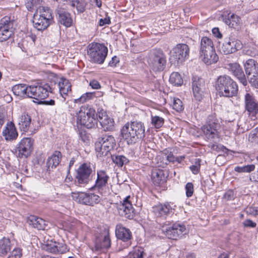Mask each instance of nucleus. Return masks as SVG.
<instances>
[{"label":"nucleus","instance_id":"nucleus-19","mask_svg":"<svg viewBox=\"0 0 258 258\" xmlns=\"http://www.w3.org/2000/svg\"><path fill=\"white\" fill-rule=\"evenodd\" d=\"M192 89L194 97L200 101L202 99L205 90V83L203 79L197 76L193 77Z\"/></svg>","mask_w":258,"mask_h":258},{"label":"nucleus","instance_id":"nucleus-18","mask_svg":"<svg viewBox=\"0 0 258 258\" xmlns=\"http://www.w3.org/2000/svg\"><path fill=\"white\" fill-rule=\"evenodd\" d=\"M130 196H127L122 203L117 206L119 214L128 219H132L134 216V209L130 200Z\"/></svg>","mask_w":258,"mask_h":258},{"label":"nucleus","instance_id":"nucleus-28","mask_svg":"<svg viewBox=\"0 0 258 258\" xmlns=\"http://www.w3.org/2000/svg\"><path fill=\"white\" fill-rule=\"evenodd\" d=\"M130 130H131V128L130 126L129 122L125 123L121 130V137L126 141L128 145L135 144L137 142L133 132Z\"/></svg>","mask_w":258,"mask_h":258},{"label":"nucleus","instance_id":"nucleus-9","mask_svg":"<svg viewBox=\"0 0 258 258\" xmlns=\"http://www.w3.org/2000/svg\"><path fill=\"white\" fill-rule=\"evenodd\" d=\"M162 231L168 238L174 240L182 237L187 233L185 226L179 223H175L171 226H163Z\"/></svg>","mask_w":258,"mask_h":258},{"label":"nucleus","instance_id":"nucleus-20","mask_svg":"<svg viewBox=\"0 0 258 258\" xmlns=\"http://www.w3.org/2000/svg\"><path fill=\"white\" fill-rule=\"evenodd\" d=\"M98 121L102 128L105 132L112 131L114 128V119L106 114L103 110L98 112Z\"/></svg>","mask_w":258,"mask_h":258},{"label":"nucleus","instance_id":"nucleus-30","mask_svg":"<svg viewBox=\"0 0 258 258\" xmlns=\"http://www.w3.org/2000/svg\"><path fill=\"white\" fill-rule=\"evenodd\" d=\"M31 117L26 113H22L18 118V125L21 131L27 132L31 125Z\"/></svg>","mask_w":258,"mask_h":258},{"label":"nucleus","instance_id":"nucleus-36","mask_svg":"<svg viewBox=\"0 0 258 258\" xmlns=\"http://www.w3.org/2000/svg\"><path fill=\"white\" fill-rule=\"evenodd\" d=\"M29 86L26 84H19L14 86L12 91L14 94L21 97H28L29 95Z\"/></svg>","mask_w":258,"mask_h":258},{"label":"nucleus","instance_id":"nucleus-15","mask_svg":"<svg viewBox=\"0 0 258 258\" xmlns=\"http://www.w3.org/2000/svg\"><path fill=\"white\" fill-rule=\"evenodd\" d=\"M241 48V42L234 38H225L220 47V51L224 54L233 53Z\"/></svg>","mask_w":258,"mask_h":258},{"label":"nucleus","instance_id":"nucleus-46","mask_svg":"<svg viewBox=\"0 0 258 258\" xmlns=\"http://www.w3.org/2000/svg\"><path fill=\"white\" fill-rule=\"evenodd\" d=\"M255 169V166L253 164L247 165L243 166H236L234 168V171L237 172H250Z\"/></svg>","mask_w":258,"mask_h":258},{"label":"nucleus","instance_id":"nucleus-41","mask_svg":"<svg viewBox=\"0 0 258 258\" xmlns=\"http://www.w3.org/2000/svg\"><path fill=\"white\" fill-rule=\"evenodd\" d=\"M169 81L171 84L175 86H180L183 84L182 78L177 72L172 73L170 76Z\"/></svg>","mask_w":258,"mask_h":258},{"label":"nucleus","instance_id":"nucleus-24","mask_svg":"<svg viewBox=\"0 0 258 258\" xmlns=\"http://www.w3.org/2000/svg\"><path fill=\"white\" fill-rule=\"evenodd\" d=\"M58 22L66 27H70L73 24V19L70 14L64 8L58 7L56 10Z\"/></svg>","mask_w":258,"mask_h":258},{"label":"nucleus","instance_id":"nucleus-39","mask_svg":"<svg viewBox=\"0 0 258 258\" xmlns=\"http://www.w3.org/2000/svg\"><path fill=\"white\" fill-rule=\"evenodd\" d=\"M11 248V241L9 238L4 237L0 240V256L6 255Z\"/></svg>","mask_w":258,"mask_h":258},{"label":"nucleus","instance_id":"nucleus-42","mask_svg":"<svg viewBox=\"0 0 258 258\" xmlns=\"http://www.w3.org/2000/svg\"><path fill=\"white\" fill-rule=\"evenodd\" d=\"M72 6L76 7L79 13H83L85 10L86 3L82 0H71Z\"/></svg>","mask_w":258,"mask_h":258},{"label":"nucleus","instance_id":"nucleus-35","mask_svg":"<svg viewBox=\"0 0 258 258\" xmlns=\"http://www.w3.org/2000/svg\"><path fill=\"white\" fill-rule=\"evenodd\" d=\"M241 18L234 14L229 13L227 18L224 19L225 23L229 27L238 29L240 24Z\"/></svg>","mask_w":258,"mask_h":258},{"label":"nucleus","instance_id":"nucleus-34","mask_svg":"<svg viewBox=\"0 0 258 258\" xmlns=\"http://www.w3.org/2000/svg\"><path fill=\"white\" fill-rule=\"evenodd\" d=\"M95 109L90 105H85L80 107L77 116L86 117L87 116H97Z\"/></svg>","mask_w":258,"mask_h":258},{"label":"nucleus","instance_id":"nucleus-8","mask_svg":"<svg viewBox=\"0 0 258 258\" xmlns=\"http://www.w3.org/2000/svg\"><path fill=\"white\" fill-rule=\"evenodd\" d=\"M189 47L185 44H178L170 52L169 60L173 63H181L188 58Z\"/></svg>","mask_w":258,"mask_h":258},{"label":"nucleus","instance_id":"nucleus-57","mask_svg":"<svg viewBox=\"0 0 258 258\" xmlns=\"http://www.w3.org/2000/svg\"><path fill=\"white\" fill-rule=\"evenodd\" d=\"M213 34L218 38H221L222 37V34L220 33L218 28L215 27L212 29Z\"/></svg>","mask_w":258,"mask_h":258},{"label":"nucleus","instance_id":"nucleus-61","mask_svg":"<svg viewBox=\"0 0 258 258\" xmlns=\"http://www.w3.org/2000/svg\"><path fill=\"white\" fill-rule=\"evenodd\" d=\"M166 158L168 162L174 163L176 161V157L171 153L167 155Z\"/></svg>","mask_w":258,"mask_h":258},{"label":"nucleus","instance_id":"nucleus-58","mask_svg":"<svg viewBox=\"0 0 258 258\" xmlns=\"http://www.w3.org/2000/svg\"><path fill=\"white\" fill-rule=\"evenodd\" d=\"M119 62V59L117 56H114L112 57L111 60L109 62V66L110 67H115Z\"/></svg>","mask_w":258,"mask_h":258},{"label":"nucleus","instance_id":"nucleus-51","mask_svg":"<svg viewBox=\"0 0 258 258\" xmlns=\"http://www.w3.org/2000/svg\"><path fill=\"white\" fill-rule=\"evenodd\" d=\"M201 160L199 159H196L195 164L189 167V168L192 173L197 174L200 171L201 166Z\"/></svg>","mask_w":258,"mask_h":258},{"label":"nucleus","instance_id":"nucleus-5","mask_svg":"<svg viewBox=\"0 0 258 258\" xmlns=\"http://www.w3.org/2000/svg\"><path fill=\"white\" fill-rule=\"evenodd\" d=\"M148 62L154 72H161L164 69L166 60L163 51L160 49H153L149 54Z\"/></svg>","mask_w":258,"mask_h":258},{"label":"nucleus","instance_id":"nucleus-49","mask_svg":"<svg viewBox=\"0 0 258 258\" xmlns=\"http://www.w3.org/2000/svg\"><path fill=\"white\" fill-rule=\"evenodd\" d=\"M22 249L20 247L15 248L7 258H22Z\"/></svg>","mask_w":258,"mask_h":258},{"label":"nucleus","instance_id":"nucleus-27","mask_svg":"<svg viewBox=\"0 0 258 258\" xmlns=\"http://www.w3.org/2000/svg\"><path fill=\"white\" fill-rule=\"evenodd\" d=\"M97 116H87L86 117L77 116V123L87 128H92L97 126Z\"/></svg>","mask_w":258,"mask_h":258},{"label":"nucleus","instance_id":"nucleus-47","mask_svg":"<svg viewBox=\"0 0 258 258\" xmlns=\"http://www.w3.org/2000/svg\"><path fill=\"white\" fill-rule=\"evenodd\" d=\"M95 92H87L83 94L80 98L75 100L76 103H84L91 99L94 96Z\"/></svg>","mask_w":258,"mask_h":258},{"label":"nucleus","instance_id":"nucleus-7","mask_svg":"<svg viewBox=\"0 0 258 258\" xmlns=\"http://www.w3.org/2000/svg\"><path fill=\"white\" fill-rule=\"evenodd\" d=\"M96 174L97 178L95 184L91 187L90 189L97 190L102 196H105L109 192L108 182L109 176L104 170H98Z\"/></svg>","mask_w":258,"mask_h":258},{"label":"nucleus","instance_id":"nucleus-3","mask_svg":"<svg viewBox=\"0 0 258 258\" xmlns=\"http://www.w3.org/2000/svg\"><path fill=\"white\" fill-rule=\"evenodd\" d=\"M108 48L103 43L92 42L87 47L89 60L95 63L102 64L107 55Z\"/></svg>","mask_w":258,"mask_h":258},{"label":"nucleus","instance_id":"nucleus-55","mask_svg":"<svg viewBox=\"0 0 258 258\" xmlns=\"http://www.w3.org/2000/svg\"><path fill=\"white\" fill-rule=\"evenodd\" d=\"M111 23L110 17L106 16L104 19H100L99 21V25L103 26L106 24H109Z\"/></svg>","mask_w":258,"mask_h":258},{"label":"nucleus","instance_id":"nucleus-22","mask_svg":"<svg viewBox=\"0 0 258 258\" xmlns=\"http://www.w3.org/2000/svg\"><path fill=\"white\" fill-rule=\"evenodd\" d=\"M2 135L5 140L11 142L17 139L18 133L15 124L12 121H8L4 126Z\"/></svg>","mask_w":258,"mask_h":258},{"label":"nucleus","instance_id":"nucleus-43","mask_svg":"<svg viewBox=\"0 0 258 258\" xmlns=\"http://www.w3.org/2000/svg\"><path fill=\"white\" fill-rule=\"evenodd\" d=\"M164 122V119L157 115H152L151 116V124L156 128H159L161 127Z\"/></svg>","mask_w":258,"mask_h":258},{"label":"nucleus","instance_id":"nucleus-29","mask_svg":"<svg viewBox=\"0 0 258 258\" xmlns=\"http://www.w3.org/2000/svg\"><path fill=\"white\" fill-rule=\"evenodd\" d=\"M200 54L202 60L208 65L216 63L218 60V56L215 48L210 49V51L207 50L204 52L200 53Z\"/></svg>","mask_w":258,"mask_h":258},{"label":"nucleus","instance_id":"nucleus-44","mask_svg":"<svg viewBox=\"0 0 258 258\" xmlns=\"http://www.w3.org/2000/svg\"><path fill=\"white\" fill-rule=\"evenodd\" d=\"M113 162L119 167H122L124 164L128 162V159L124 156L117 155L112 157Z\"/></svg>","mask_w":258,"mask_h":258},{"label":"nucleus","instance_id":"nucleus-63","mask_svg":"<svg viewBox=\"0 0 258 258\" xmlns=\"http://www.w3.org/2000/svg\"><path fill=\"white\" fill-rule=\"evenodd\" d=\"M26 6L28 11H31L33 9L34 4L32 2L29 0L26 3Z\"/></svg>","mask_w":258,"mask_h":258},{"label":"nucleus","instance_id":"nucleus-11","mask_svg":"<svg viewBox=\"0 0 258 258\" xmlns=\"http://www.w3.org/2000/svg\"><path fill=\"white\" fill-rule=\"evenodd\" d=\"M72 197L74 201L80 204L91 206L100 201L99 196L94 193L72 192Z\"/></svg>","mask_w":258,"mask_h":258},{"label":"nucleus","instance_id":"nucleus-59","mask_svg":"<svg viewBox=\"0 0 258 258\" xmlns=\"http://www.w3.org/2000/svg\"><path fill=\"white\" fill-rule=\"evenodd\" d=\"M130 258H143V252H135L130 255Z\"/></svg>","mask_w":258,"mask_h":258},{"label":"nucleus","instance_id":"nucleus-4","mask_svg":"<svg viewBox=\"0 0 258 258\" xmlns=\"http://www.w3.org/2000/svg\"><path fill=\"white\" fill-rule=\"evenodd\" d=\"M220 128L219 120L214 115L209 116L207 124L202 127V130L207 140L213 141L219 139Z\"/></svg>","mask_w":258,"mask_h":258},{"label":"nucleus","instance_id":"nucleus-60","mask_svg":"<svg viewBox=\"0 0 258 258\" xmlns=\"http://www.w3.org/2000/svg\"><path fill=\"white\" fill-rule=\"evenodd\" d=\"M39 104H42L46 105H51L53 106L55 105V101L53 99H50L49 100H45L43 101H40Z\"/></svg>","mask_w":258,"mask_h":258},{"label":"nucleus","instance_id":"nucleus-10","mask_svg":"<svg viewBox=\"0 0 258 258\" xmlns=\"http://www.w3.org/2000/svg\"><path fill=\"white\" fill-rule=\"evenodd\" d=\"M244 66L249 83L255 88H258V64L254 60L249 59Z\"/></svg>","mask_w":258,"mask_h":258},{"label":"nucleus","instance_id":"nucleus-1","mask_svg":"<svg viewBox=\"0 0 258 258\" xmlns=\"http://www.w3.org/2000/svg\"><path fill=\"white\" fill-rule=\"evenodd\" d=\"M215 88L220 96L229 98L236 96L238 90L236 83L227 75L218 77Z\"/></svg>","mask_w":258,"mask_h":258},{"label":"nucleus","instance_id":"nucleus-25","mask_svg":"<svg viewBox=\"0 0 258 258\" xmlns=\"http://www.w3.org/2000/svg\"><path fill=\"white\" fill-rule=\"evenodd\" d=\"M129 125L135 136L137 142L139 140H142L145 137V127L143 123L140 121H133Z\"/></svg>","mask_w":258,"mask_h":258},{"label":"nucleus","instance_id":"nucleus-48","mask_svg":"<svg viewBox=\"0 0 258 258\" xmlns=\"http://www.w3.org/2000/svg\"><path fill=\"white\" fill-rule=\"evenodd\" d=\"M248 140L252 143L258 144V126L250 132Z\"/></svg>","mask_w":258,"mask_h":258},{"label":"nucleus","instance_id":"nucleus-54","mask_svg":"<svg viewBox=\"0 0 258 258\" xmlns=\"http://www.w3.org/2000/svg\"><path fill=\"white\" fill-rule=\"evenodd\" d=\"M243 226L245 227L254 228L256 226L255 222H253L250 219L245 220L243 223Z\"/></svg>","mask_w":258,"mask_h":258},{"label":"nucleus","instance_id":"nucleus-23","mask_svg":"<svg viewBox=\"0 0 258 258\" xmlns=\"http://www.w3.org/2000/svg\"><path fill=\"white\" fill-rule=\"evenodd\" d=\"M115 234L117 239L126 242V246L131 244V239L132 234L129 229L123 227L121 224H117L116 226Z\"/></svg>","mask_w":258,"mask_h":258},{"label":"nucleus","instance_id":"nucleus-31","mask_svg":"<svg viewBox=\"0 0 258 258\" xmlns=\"http://www.w3.org/2000/svg\"><path fill=\"white\" fill-rule=\"evenodd\" d=\"M111 245V240L108 233L104 235L103 238H97L95 241V248L96 250L103 249H108Z\"/></svg>","mask_w":258,"mask_h":258},{"label":"nucleus","instance_id":"nucleus-6","mask_svg":"<svg viewBox=\"0 0 258 258\" xmlns=\"http://www.w3.org/2000/svg\"><path fill=\"white\" fill-rule=\"evenodd\" d=\"M115 145V140L112 136L106 135L99 138L95 143V150L97 152V156H107Z\"/></svg>","mask_w":258,"mask_h":258},{"label":"nucleus","instance_id":"nucleus-32","mask_svg":"<svg viewBox=\"0 0 258 258\" xmlns=\"http://www.w3.org/2000/svg\"><path fill=\"white\" fill-rule=\"evenodd\" d=\"M61 158L60 152L55 151L53 154L48 158L46 165L47 170L50 171L51 169L55 168L60 163Z\"/></svg>","mask_w":258,"mask_h":258},{"label":"nucleus","instance_id":"nucleus-2","mask_svg":"<svg viewBox=\"0 0 258 258\" xmlns=\"http://www.w3.org/2000/svg\"><path fill=\"white\" fill-rule=\"evenodd\" d=\"M51 10L46 7H39L34 14L33 24L37 30L43 31L48 28L52 21Z\"/></svg>","mask_w":258,"mask_h":258},{"label":"nucleus","instance_id":"nucleus-13","mask_svg":"<svg viewBox=\"0 0 258 258\" xmlns=\"http://www.w3.org/2000/svg\"><path fill=\"white\" fill-rule=\"evenodd\" d=\"M29 89L28 97L38 100L44 99L48 96L49 93L51 92V88L48 84L43 85H31L29 86Z\"/></svg>","mask_w":258,"mask_h":258},{"label":"nucleus","instance_id":"nucleus-64","mask_svg":"<svg viewBox=\"0 0 258 258\" xmlns=\"http://www.w3.org/2000/svg\"><path fill=\"white\" fill-rule=\"evenodd\" d=\"M217 258H229V254L223 252L219 255Z\"/></svg>","mask_w":258,"mask_h":258},{"label":"nucleus","instance_id":"nucleus-56","mask_svg":"<svg viewBox=\"0 0 258 258\" xmlns=\"http://www.w3.org/2000/svg\"><path fill=\"white\" fill-rule=\"evenodd\" d=\"M89 85L94 89H99L101 88V85L99 82L95 80L90 81Z\"/></svg>","mask_w":258,"mask_h":258},{"label":"nucleus","instance_id":"nucleus-26","mask_svg":"<svg viewBox=\"0 0 258 258\" xmlns=\"http://www.w3.org/2000/svg\"><path fill=\"white\" fill-rule=\"evenodd\" d=\"M172 205L169 203L158 205L153 208V212L157 217L166 218L173 210Z\"/></svg>","mask_w":258,"mask_h":258},{"label":"nucleus","instance_id":"nucleus-16","mask_svg":"<svg viewBox=\"0 0 258 258\" xmlns=\"http://www.w3.org/2000/svg\"><path fill=\"white\" fill-rule=\"evenodd\" d=\"M34 140L30 138H24L20 142L17 150L19 158H27L33 150Z\"/></svg>","mask_w":258,"mask_h":258},{"label":"nucleus","instance_id":"nucleus-12","mask_svg":"<svg viewBox=\"0 0 258 258\" xmlns=\"http://www.w3.org/2000/svg\"><path fill=\"white\" fill-rule=\"evenodd\" d=\"M95 173L90 164L84 163L80 166L77 171L76 182L80 184H87Z\"/></svg>","mask_w":258,"mask_h":258},{"label":"nucleus","instance_id":"nucleus-17","mask_svg":"<svg viewBox=\"0 0 258 258\" xmlns=\"http://www.w3.org/2000/svg\"><path fill=\"white\" fill-rule=\"evenodd\" d=\"M244 103L245 110L249 115H254L258 113V101L252 93L245 94Z\"/></svg>","mask_w":258,"mask_h":258},{"label":"nucleus","instance_id":"nucleus-37","mask_svg":"<svg viewBox=\"0 0 258 258\" xmlns=\"http://www.w3.org/2000/svg\"><path fill=\"white\" fill-rule=\"evenodd\" d=\"M29 223L38 230H44L47 225L46 222L44 220L35 216H31L29 218Z\"/></svg>","mask_w":258,"mask_h":258},{"label":"nucleus","instance_id":"nucleus-50","mask_svg":"<svg viewBox=\"0 0 258 258\" xmlns=\"http://www.w3.org/2000/svg\"><path fill=\"white\" fill-rule=\"evenodd\" d=\"M173 108L177 112L181 111L183 109L182 101L178 98H174L173 102Z\"/></svg>","mask_w":258,"mask_h":258},{"label":"nucleus","instance_id":"nucleus-62","mask_svg":"<svg viewBox=\"0 0 258 258\" xmlns=\"http://www.w3.org/2000/svg\"><path fill=\"white\" fill-rule=\"evenodd\" d=\"M246 212L249 215L255 216L254 207H250L246 209Z\"/></svg>","mask_w":258,"mask_h":258},{"label":"nucleus","instance_id":"nucleus-53","mask_svg":"<svg viewBox=\"0 0 258 258\" xmlns=\"http://www.w3.org/2000/svg\"><path fill=\"white\" fill-rule=\"evenodd\" d=\"M224 199L226 201H231L234 199V192L232 190H229L227 191L224 195Z\"/></svg>","mask_w":258,"mask_h":258},{"label":"nucleus","instance_id":"nucleus-38","mask_svg":"<svg viewBox=\"0 0 258 258\" xmlns=\"http://www.w3.org/2000/svg\"><path fill=\"white\" fill-rule=\"evenodd\" d=\"M214 48L212 40L207 37H203L201 40L200 53Z\"/></svg>","mask_w":258,"mask_h":258},{"label":"nucleus","instance_id":"nucleus-33","mask_svg":"<svg viewBox=\"0 0 258 258\" xmlns=\"http://www.w3.org/2000/svg\"><path fill=\"white\" fill-rule=\"evenodd\" d=\"M59 90L62 97L67 96L72 91V85L68 80L64 78H61L58 82Z\"/></svg>","mask_w":258,"mask_h":258},{"label":"nucleus","instance_id":"nucleus-52","mask_svg":"<svg viewBox=\"0 0 258 258\" xmlns=\"http://www.w3.org/2000/svg\"><path fill=\"white\" fill-rule=\"evenodd\" d=\"M186 196L187 198L191 197L194 193V184L191 182H187L185 185Z\"/></svg>","mask_w":258,"mask_h":258},{"label":"nucleus","instance_id":"nucleus-40","mask_svg":"<svg viewBox=\"0 0 258 258\" xmlns=\"http://www.w3.org/2000/svg\"><path fill=\"white\" fill-rule=\"evenodd\" d=\"M152 179L155 185H159L164 181L163 171L161 170H156L152 173Z\"/></svg>","mask_w":258,"mask_h":258},{"label":"nucleus","instance_id":"nucleus-14","mask_svg":"<svg viewBox=\"0 0 258 258\" xmlns=\"http://www.w3.org/2000/svg\"><path fill=\"white\" fill-rule=\"evenodd\" d=\"M13 22L6 16L0 20V42H4L13 35Z\"/></svg>","mask_w":258,"mask_h":258},{"label":"nucleus","instance_id":"nucleus-21","mask_svg":"<svg viewBox=\"0 0 258 258\" xmlns=\"http://www.w3.org/2000/svg\"><path fill=\"white\" fill-rule=\"evenodd\" d=\"M226 68L231 72L233 76L238 79L239 82L242 85L244 86H246L247 85V82L245 76L242 68L238 63L234 62L228 63L226 65Z\"/></svg>","mask_w":258,"mask_h":258},{"label":"nucleus","instance_id":"nucleus-45","mask_svg":"<svg viewBox=\"0 0 258 258\" xmlns=\"http://www.w3.org/2000/svg\"><path fill=\"white\" fill-rule=\"evenodd\" d=\"M42 249L46 251L52 253H55L58 251L57 246L55 243L52 242L44 244L42 246Z\"/></svg>","mask_w":258,"mask_h":258}]
</instances>
